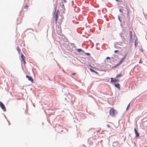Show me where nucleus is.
Wrapping results in <instances>:
<instances>
[{
    "instance_id": "obj_13",
    "label": "nucleus",
    "mask_w": 147,
    "mask_h": 147,
    "mask_svg": "<svg viewBox=\"0 0 147 147\" xmlns=\"http://www.w3.org/2000/svg\"><path fill=\"white\" fill-rule=\"evenodd\" d=\"M122 62H123V61H121V60H120V61L116 65L115 67L119 66V65H120L121 64Z\"/></svg>"
},
{
    "instance_id": "obj_15",
    "label": "nucleus",
    "mask_w": 147,
    "mask_h": 147,
    "mask_svg": "<svg viewBox=\"0 0 147 147\" xmlns=\"http://www.w3.org/2000/svg\"><path fill=\"white\" fill-rule=\"evenodd\" d=\"M122 76V75L121 74H120L117 75L116 76V77L117 78H119L120 77H121Z\"/></svg>"
},
{
    "instance_id": "obj_1",
    "label": "nucleus",
    "mask_w": 147,
    "mask_h": 147,
    "mask_svg": "<svg viewBox=\"0 0 147 147\" xmlns=\"http://www.w3.org/2000/svg\"><path fill=\"white\" fill-rule=\"evenodd\" d=\"M116 113V111L113 108H111L109 111V114L112 117H114Z\"/></svg>"
},
{
    "instance_id": "obj_8",
    "label": "nucleus",
    "mask_w": 147,
    "mask_h": 147,
    "mask_svg": "<svg viewBox=\"0 0 147 147\" xmlns=\"http://www.w3.org/2000/svg\"><path fill=\"white\" fill-rule=\"evenodd\" d=\"M21 57L22 58V60L23 61H24V60L25 59V57L24 55L22 53L21 55Z\"/></svg>"
},
{
    "instance_id": "obj_18",
    "label": "nucleus",
    "mask_w": 147,
    "mask_h": 147,
    "mask_svg": "<svg viewBox=\"0 0 147 147\" xmlns=\"http://www.w3.org/2000/svg\"><path fill=\"white\" fill-rule=\"evenodd\" d=\"M90 70L92 72H95V71L94 70H93V69H91L90 68Z\"/></svg>"
},
{
    "instance_id": "obj_5",
    "label": "nucleus",
    "mask_w": 147,
    "mask_h": 147,
    "mask_svg": "<svg viewBox=\"0 0 147 147\" xmlns=\"http://www.w3.org/2000/svg\"><path fill=\"white\" fill-rule=\"evenodd\" d=\"M129 35H130V41H132V32L131 31H130L129 32Z\"/></svg>"
},
{
    "instance_id": "obj_20",
    "label": "nucleus",
    "mask_w": 147,
    "mask_h": 147,
    "mask_svg": "<svg viewBox=\"0 0 147 147\" xmlns=\"http://www.w3.org/2000/svg\"><path fill=\"white\" fill-rule=\"evenodd\" d=\"M130 105V103H129L128 105L127 108V110L128 109Z\"/></svg>"
},
{
    "instance_id": "obj_11",
    "label": "nucleus",
    "mask_w": 147,
    "mask_h": 147,
    "mask_svg": "<svg viewBox=\"0 0 147 147\" xmlns=\"http://www.w3.org/2000/svg\"><path fill=\"white\" fill-rule=\"evenodd\" d=\"M122 62H123V61H121V60H120V61L116 65L115 67L119 66V65H120L121 64Z\"/></svg>"
},
{
    "instance_id": "obj_27",
    "label": "nucleus",
    "mask_w": 147,
    "mask_h": 147,
    "mask_svg": "<svg viewBox=\"0 0 147 147\" xmlns=\"http://www.w3.org/2000/svg\"><path fill=\"white\" fill-rule=\"evenodd\" d=\"M23 62H24V65L25 64V63H26V62H25V59L24 60V61H23Z\"/></svg>"
},
{
    "instance_id": "obj_32",
    "label": "nucleus",
    "mask_w": 147,
    "mask_h": 147,
    "mask_svg": "<svg viewBox=\"0 0 147 147\" xmlns=\"http://www.w3.org/2000/svg\"><path fill=\"white\" fill-rule=\"evenodd\" d=\"M116 1H117V2H119V0H115Z\"/></svg>"
},
{
    "instance_id": "obj_33",
    "label": "nucleus",
    "mask_w": 147,
    "mask_h": 147,
    "mask_svg": "<svg viewBox=\"0 0 147 147\" xmlns=\"http://www.w3.org/2000/svg\"><path fill=\"white\" fill-rule=\"evenodd\" d=\"M136 42H135V45L136 46Z\"/></svg>"
},
{
    "instance_id": "obj_24",
    "label": "nucleus",
    "mask_w": 147,
    "mask_h": 147,
    "mask_svg": "<svg viewBox=\"0 0 147 147\" xmlns=\"http://www.w3.org/2000/svg\"><path fill=\"white\" fill-rule=\"evenodd\" d=\"M118 51H119L118 50H115L114 51V52L115 53H117Z\"/></svg>"
},
{
    "instance_id": "obj_17",
    "label": "nucleus",
    "mask_w": 147,
    "mask_h": 147,
    "mask_svg": "<svg viewBox=\"0 0 147 147\" xmlns=\"http://www.w3.org/2000/svg\"><path fill=\"white\" fill-rule=\"evenodd\" d=\"M17 50L18 52L19 53L20 52V49L19 47H17Z\"/></svg>"
},
{
    "instance_id": "obj_35",
    "label": "nucleus",
    "mask_w": 147,
    "mask_h": 147,
    "mask_svg": "<svg viewBox=\"0 0 147 147\" xmlns=\"http://www.w3.org/2000/svg\"><path fill=\"white\" fill-rule=\"evenodd\" d=\"M120 147V146H119V147Z\"/></svg>"
},
{
    "instance_id": "obj_4",
    "label": "nucleus",
    "mask_w": 147,
    "mask_h": 147,
    "mask_svg": "<svg viewBox=\"0 0 147 147\" xmlns=\"http://www.w3.org/2000/svg\"><path fill=\"white\" fill-rule=\"evenodd\" d=\"M26 78L28 79V80L31 82H32L33 81V79L31 76L27 75L26 76Z\"/></svg>"
},
{
    "instance_id": "obj_31",
    "label": "nucleus",
    "mask_w": 147,
    "mask_h": 147,
    "mask_svg": "<svg viewBox=\"0 0 147 147\" xmlns=\"http://www.w3.org/2000/svg\"><path fill=\"white\" fill-rule=\"evenodd\" d=\"M61 22H62V21H61V22H60V23H59V24H61Z\"/></svg>"
},
{
    "instance_id": "obj_14",
    "label": "nucleus",
    "mask_w": 147,
    "mask_h": 147,
    "mask_svg": "<svg viewBox=\"0 0 147 147\" xmlns=\"http://www.w3.org/2000/svg\"><path fill=\"white\" fill-rule=\"evenodd\" d=\"M111 82H117L119 81V80H113L112 78H111Z\"/></svg>"
},
{
    "instance_id": "obj_23",
    "label": "nucleus",
    "mask_w": 147,
    "mask_h": 147,
    "mask_svg": "<svg viewBox=\"0 0 147 147\" xmlns=\"http://www.w3.org/2000/svg\"><path fill=\"white\" fill-rule=\"evenodd\" d=\"M76 74V73H73L71 74L73 75V76H74Z\"/></svg>"
},
{
    "instance_id": "obj_28",
    "label": "nucleus",
    "mask_w": 147,
    "mask_h": 147,
    "mask_svg": "<svg viewBox=\"0 0 147 147\" xmlns=\"http://www.w3.org/2000/svg\"><path fill=\"white\" fill-rule=\"evenodd\" d=\"M62 6H63V7H64V5L63 4V3L62 4Z\"/></svg>"
},
{
    "instance_id": "obj_9",
    "label": "nucleus",
    "mask_w": 147,
    "mask_h": 147,
    "mask_svg": "<svg viewBox=\"0 0 147 147\" xmlns=\"http://www.w3.org/2000/svg\"><path fill=\"white\" fill-rule=\"evenodd\" d=\"M115 86L116 87L119 88L120 89V84H115Z\"/></svg>"
},
{
    "instance_id": "obj_25",
    "label": "nucleus",
    "mask_w": 147,
    "mask_h": 147,
    "mask_svg": "<svg viewBox=\"0 0 147 147\" xmlns=\"http://www.w3.org/2000/svg\"><path fill=\"white\" fill-rule=\"evenodd\" d=\"M106 59H110V57H107L106 58Z\"/></svg>"
},
{
    "instance_id": "obj_19",
    "label": "nucleus",
    "mask_w": 147,
    "mask_h": 147,
    "mask_svg": "<svg viewBox=\"0 0 147 147\" xmlns=\"http://www.w3.org/2000/svg\"><path fill=\"white\" fill-rule=\"evenodd\" d=\"M25 8L27 9L28 8V6L27 5H26L25 7Z\"/></svg>"
},
{
    "instance_id": "obj_2",
    "label": "nucleus",
    "mask_w": 147,
    "mask_h": 147,
    "mask_svg": "<svg viewBox=\"0 0 147 147\" xmlns=\"http://www.w3.org/2000/svg\"><path fill=\"white\" fill-rule=\"evenodd\" d=\"M58 11H57L56 13H55L53 16V17L55 19V24H57V20L58 19Z\"/></svg>"
},
{
    "instance_id": "obj_21",
    "label": "nucleus",
    "mask_w": 147,
    "mask_h": 147,
    "mask_svg": "<svg viewBox=\"0 0 147 147\" xmlns=\"http://www.w3.org/2000/svg\"><path fill=\"white\" fill-rule=\"evenodd\" d=\"M142 63V61H141V59H140V60L139 62V63Z\"/></svg>"
},
{
    "instance_id": "obj_34",
    "label": "nucleus",
    "mask_w": 147,
    "mask_h": 147,
    "mask_svg": "<svg viewBox=\"0 0 147 147\" xmlns=\"http://www.w3.org/2000/svg\"><path fill=\"white\" fill-rule=\"evenodd\" d=\"M144 147H147V145L146 146H145Z\"/></svg>"
},
{
    "instance_id": "obj_6",
    "label": "nucleus",
    "mask_w": 147,
    "mask_h": 147,
    "mask_svg": "<svg viewBox=\"0 0 147 147\" xmlns=\"http://www.w3.org/2000/svg\"><path fill=\"white\" fill-rule=\"evenodd\" d=\"M134 131L135 133V134H136V137H139L140 136L139 134L138 133V132L137 131L136 129V128L134 129Z\"/></svg>"
},
{
    "instance_id": "obj_29",
    "label": "nucleus",
    "mask_w": 147,
    "mask_h": 147,
    "mask_svg": "<svg viewBox=\"0 0 147 147\" xmlns=\"http://www.w3.org/2000/svg\"><path fill=\"white\" fill-rule=\"evenodd\" d=\"M63 1L65 3H66V1L65 0H63Z\"/></svg>"
},
{
    "instance_id": "obj_3",
    "label": "nucleus",
    "mask_w": 147,
    "mask_h": 147,
    "mask_svg": "<svg viewBox=\"0 0 147 147\" xmlns=\"http://www.w3.org/2000/svg\"><path fill=\"white\" fill-rule=\"evenodd\" d=\"M0 106L2 109L4 111H6V109L4 105L0 101Z\"/></svg>"
},
{
    "instance_id": "obj_7",
    "label": "nucleus",
    "mask_w": 147,
    "mask_h": 147,
    "mask_svg": "<svg viewBox=\"0 0 147 147\" xmlns=\"http://www.w3.org/2000/svg\"><path fill=\"white\" fill-rule=\"evenodd\" d=\"M126 9L127 10V15H129V13H130V10L129 8V7L127 6L126 7Z\"/></svg>"
},
{
    "instance_id": "obj_12",
    "label": "nucleus",
    "mask_w": 147,
    "mask_h": 147,
    "mask_svg": "<svg viewBox=\"0 0 147 147\" xmlns=\"http://www.w3.org/2000/svg\"><path fill=\"white\" fill-rule=\"evenodd\" d=\"M122 62H123V61H121V60H120V61L116 65L115 67L119 66V65H120L121 64Z\"/></svg>"
},
{
    "instance_id": "obj_10",
    "label": "nucleus",
    "mask_w": 147,
    "mask_h": 147,
    "mask_svg": "<svg viewBox=\"0 0 147 147\" xmlns=\"http://www.w3.org/2000/svg\"><path fill=\"white\" fill-rule=\"evenodd\" d=\"M127 55H125L121 59V61H122L123 62L125 60V59Z\"/></svg>"
},
{
    "instance_id": "obj_30",
    "label": "nucleus",
    "mask_w": 147,
    "mask_h": 147,
    "mask_svg": "<svg viewBox=\"0 0 147 147\" xmlns=\"http://www.w3.org/2000/svg\"><path fill=\"white\" fill-rule=\"evenodd\" d=\"M107 126L108 127H110V126H109V125H107Z\"/></svg>"
},
{
    "instance_id": "obj_22",
    "label": "nucleus",
    "mask_w": 147,
    "mask_h": 147,
    "mask_svg": "<svg viewBox=\"0 0 147 147\" xmlns=\"http://www.w3.org/2000/svg\"><path fill=\"white\" fill-rule=\"evenodd\" d=\"M82 51V50L81 49H78V52H80Z\"/></svg>"
},
{
    "instance_id": "obj_16",
    "label": "nucleus",
    "mask_w": 147,
    "mask_h": 147,
    "mask_svg": "<svg viewBox=\"0 0 147 147\" xmlns=\"http://www.w3.org/2000/svg\"><path fill=\"white\" fill-rule=\"evenodd\" d=\"M123 10H124L125 12V10H124L123 9H119V11L123 13H124L125 12H123Z\"/></svg>"
},
{
    "instance_id": "obj_26",
    "label": "nucleus",
    "mask_w": 147,
    "mask_h": 147,
    "mask_svg": "<svg viewBox=\"0 0 147 147\" xmlns=\"http://www.w3.org/2000/svg\"><path fill=\"white\" fill-rule=\"evenodd\" d=\"M86 54L87 55H90V54L89 53H86Z\"/></svg>"
}]
</instances>
